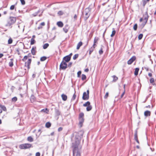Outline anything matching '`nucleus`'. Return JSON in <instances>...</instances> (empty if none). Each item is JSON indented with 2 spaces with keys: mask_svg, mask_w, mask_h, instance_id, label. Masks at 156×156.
<instances>
[{
  "mask_svg": "<svg viewBox=\"0 0 156 156\" xmlns=\"http://www.w3.org/2000/svg\"><path fill=\"white\" fill-rule=\"evenodd\" d=\"M81 138V136L78 134L75 135L74 141L72 143L73 154L74 156H80V151L78 149V146L80 143Z\"/></svg>",
  "mask_w": 156,
  "mask_h": 156,
  "instance_id": "1",
  "label": "nucleus"
},
{
  "mask_svg": "<svg viewBox=\"0 0 156 156\" xmlns=\"http://www.w3.org/2000/svg\"><path fill=\"white\" fill-rule=\"evenodd\" d=\"M16 19L14 17H10L7 21V23L6 24V26H10L14 24L16 22Z\"/></svg>",
  "mask_w": 156,
  "mask_h": 156,
  "instance_id": "2",
  "label": "nucleus"
},
{
  "mask_svg": "<svg viewBox=\"0 0 156 156\" xmlns=\"http://www.w3.org/2000/svg\"><path fill=\"white\" fill-rule=\"evenodd\" d=\"M32 147V145L30 144H24L20 145L19 148L21 149H25Z\"/></svg>",
  "mask_w": 156,
  "mask_h": 156,
  "instance_id": "3",
  "label": "nucleus"
},
{
  "mask_svg": "<svg viewBox=\"0 0 156 156\" xmlns=\"http://www.w3.org/2000/svg\"><path fill=\"white\" fill-rule=\"evenodd\" d=\"M67 67V65L65 61H62L60 65V69L64 70Z\"/></svg>",
  "mask_w": 156,
  "mask_h": 156,
  "instance_id": "4",
  "label": "nucleus"
},
{
  "mask_svg": "<svg viewBox=\"0 0 156 156\" xmlns=\"http://www.w3.org/2000/svg\"><path fill=\"white\" fill-rule=\"evenodd\" d=\"M87 93L85 92L83 94L82 99L83 100H87L89 98V90H87Z\"/></svg>",
  "mask_w": 156,
  "mask_h": 156,
  "instance_id": "5",
  "label": "nucleus"
},
{
  "mask_svg": "<svg viewBox=\"0 0 156 156\" xmlns=\"http://www.w3.org/2000/svg\"><path fill=\"white\" fill-rule=\"evenodd\" d=\"M149 16L148 15L147 12V11L145 13V14L144 15V22L142 23V25L143 27L145 25L146 23H147Z\"/></svg>",
  "mask_w": 156,
  "mask_h": 156,
  "instance_id": "6",
  "label": "nucleus"
},
{
  "mask_svg": "<svg viewBox=\"0 0 156 156\" xmlns=\"http://www.w3.org/2000/svg\"><path fill=\"white\" fill-rule=\"evenodd\" d=\"M84 13V19L85 20H86L90 16V14L89 13V9H86Z\"/></svg>",
  "mask_w": 156,
  "mask_h": 156,
  "instance_id": "7",
  "label": "nucleus"
},
{
  "mask_svg": "<svg viewBox=\"0 0 156 156\" xmlns=\"http://www.w3.org/2000/svg\"><path fill=\"white\" fill-rule=\"evenodd\" d=\"M136 57L134 56L130 58L127 62V63L129 65L131 64L136 59Z\"/></svg>",
  "mask_w": 156,
  "mask_h": 156,
  "instance_id": "8",
  "label": "nucleus"
},
{
  "mask_svg": "<svg viewBox=\"0 0 156 156\" xmlns=\"http://www.w3.org/2000/svg\"><path fill=\"white\" fill-rule=\"evenodd\" d=\"M70 59V57L69 56L67 55L63 57L62 61H65L66 63L69 62Z\"/></svg>",
  "mask_w": 156,
  "mask_h": 156,
  "instance_id": "9",
  "label": "nucleus"
},
{
  "mask_svg": "<svg viewBox=\"0 0 156 156\" xmlns=\"http://www.w3.org/2000/svg\"><path fill=\"white\" fill-rule=\"evenodd\" d=\"M31 59H29L25 63V66H27L28 69H30V65L31 62Z\"/></svg>",
  "mask_w": 156,
  "mask_h": 156,
  "instance_id": "10",
  "label": "nucleus"
},
{
  "mask_svg": "<svg viewBox=\"0 0 156 156\" xmlns=\"http://www.w3.org/2000/svg\"><path fill=\"white\" fill-rule=\"evenodd\" d=\"M69 29V28L68 25L67 24V25H66L63 28V30L64 31L65 33H67Z\"/></svg>",
  "mask_w": 156,
  "mask_h": 156,
  "instance_id": "11",
  "label": "nucleus"
},
{
  "mask_svg": "<svg viewBox=\"0 0 156 156\" xmlns=\"http://www.w3.org/2000/svg\"><path fill=\"white\" fill-rule=\"evenodd\" d=\"M151 112L150 111L147 110L144 112V115L146 117L150 116L151 115Z\"/></svg>",
  "mask_w": 156,
  "mask_h": 156,
  "instance_id": "12",
  "label": "nucleus"
},
{
  "mask_svg": "<svg viewBox=\"0 0 156 156\" xmlns=\"http://www.w3.org/2000/svg\"><path fill=\"white\" fill-rule=\"evenodd\" d=\"M36 47H33L31 50V52L32 54L33 55H34L36 54Z\"/></svg>",
  "mask_w": 156,
  "mask_h": 156,
  "instance_id": "13",
  "label": "nucleus"
},
{
  "mask_svg": "<svg viewBox=\"0 0 156 156\" xmlns=\"http://www.w3.org/2000/svg\"><path fill=\"white\" fill-rule=\"evenodd\" d=\"M61 97L63 101H66V100L67 99V96L66 95L62 94L61 95Z\"/></svg>",
  "mask_w": 156,
  "mask_h": 156,
  "instance_id": "14",
  "label": "nucleus"
},
{
  "mask_svg": "<svg viewBox=\"0 0 156 156\" xmlns=\"http://www.w3.org/2000/svg\"><path fill=\"white\" fill-rule=\"evenodd\" d=\"M57 24L58 26V27H62L63 26V23L61 21H59L57 22Z\"/></svg>",
  "mask_w": 156,
  "mask_h": 156,
  "instance_id": "15",
  "label": "nucleus"
},
{
  "mask_svg": "<svg viewBox=\"0 0 156 156\" xmlns=\"http://www.w3.org/2000/svg\"><path fill=\"white\" fill-rule=\"evenodd\" d=\"M83 43L81 41H80L77 44L76 47V49L78 50L80 48V47L82 45Z\"/></svg>",
  "mask_w": 156,
  "mask_h": 156,
  "instance_id": "16",
  "label": "nucleus"
},
{
  "mask_svg": "<svg viewBox=\"0 0 156 156\" xmlns=\"http://www.w3.org/2000/svg\"><path fill=\"white\" fill-rule=\"evenodd\" d=\"M95 48V46H93L90 49L89 52V54L90 55L91 54V53L93 51Z\"/></svg>",
  "mask_w": 156,
  "mask_h": 156,
  "instance_id": "17",
  "label": "nucleus"
},
{
  "mask_svg": "<svg viewBox=\"0 0 156 156\" xmlns=\"http://www.w3.org/2000/svg\"><path fill=\"white\" fill-rule=\"evenodd\" d=\"M27 140L29 142H32L33 141L34 139L31 136H29L27 137Z\"/></svg>",
  "mask_w": 156,
  "mask_h": 156,
  "instance_id": "18",
  "label": "nucleus"
},
{
  "mask_svg": "<svg viewBox=\"0 0 156 156\" xmlns=\"http://www.w3.org/2000/svg\"><path fill=\"white\" fill-rule=\"evenodd\" d=\"M13 58H11L10 59V61L9 62V66L10 67H12L13 65Z\"/></svg>",
  "mask_w": 156,
  "mask_h": 156,
  "instance_id": "19",
  "label": "nucleus"
},
{
  "mask_svg": "<svg viewBox=\"0 0 156 156\" xmlns=\"http://www.w3.org/2000/svg\"><path fill=\"white\" fill-rule=\"evenodd\" d=\"M99 38L98 37H95L94 40V44L93 46H95V43L98 40Z\"/></svg>",
  "mask_w": 156,
  "mask_h": 156,
  "instance_id": "20",
  "label": "nucleus"
},
{
  "mask_svg": "<svg viewBox=\"0 0 156 156\" xmlns=\"http://www.w3.org/2000/svg\"><path fill=\"white\" fill-rule=\"evenodd\" d=\"M90 105V103L89 101H88L83 104V106L84 107L88 106Z\"/></svg>",
  "mask_w": 156,
  "mask_h": 156,
  "instance_id": "21",
  "label": "nucleus"
},
{
  "mask_svg": "<svg viewBox=\"0 0 156 156\" xmlns=\"http://www.w3.org/2000/svg\"><path fill=\"white\" fill-rule=\"evenodd\" d=\"M55 114L57 115H60V112L59 111V110L58 109H55Z\"/></svg>",
  "mask_w": 156,
  "mask_h": 156,
  "instance_id": "22",
  "label": "nucleus"
},
{
  "mask_svg": "<svg viewBox=\"0 0 156 156\" xmlns=\"http://www.w3.org/2000/svg\"><path fill=\"white\" fill-rule=\"evenodd\" d=\"M139 69L138 68H136L135 69L134 72V74L136 76L138 75Z\"/></svg>",
  "mask_w": 156,
  "mask_h": 156,
  "instance_id": "23",
  "label": "nucleus"
},
{
  "mask_svg": "<svg viewBox=\"0 0 156 156\" xmlns=\"http://www.w3.org/2000/svg\"><path fill=\"white\" fill-rule=\"evenodd\" d=\"M92 108V107L91 105H90L87 106L86 108V110L87 111H90Z\"/></svg>",
  "mask_w": 156,
  "mask_h": 156,
  "instance_id": "24",
  "label": "nucleus"
},
{
  "mask_svg": "<svg viewBox=\"0 0 156 156\" xmlns=\"http://www.w3.org/2000/svg\"><path fill=\"white\" fill-rule=\"evenodd\" d=\"M150 0H144L143 1V5L144 6Z\"/></svg>",
  "mask_w": 156,
  "mask_h": 156,
  "instance_id": "25",
  "label": "nucleus"
},
{
  "mask_svg": "<svg viewBox=\"0 0 156 156\" xmlns=\"http://www.w3.org/2000/svg\"><path fill=\"white\" fill-rule=\"evenodd\" d=\"M51 126V124L50 122H46V123L45 124V126L47 128H49Z\"/></svg>",
  "mask_w": 156,
  "mask_h": 156,
  "instance_id": "26",
  "label": "nucleus"
},
{
  "mask_svg": "<svg viewBox=\"0 0 156 156\" xmlns=\"http://www.w3.org/2000/svg\"><path fill=\"white\" fill-rule=\"evenodd\" d=\"M84 114L83 112L80 113L79 115V119L83 118Z\"/></svg>",
  "mask_w": 156,
  "mask_h": 156,
  "instance_id": "27",
  "label": "nucleus"
},
{
  "mask_svg": "<svg viewBox=\"0 0 156 156\" xmlns=\"http://www.w3.org/2000/svg\"><path fill=\"white\" fill-rule=\"evenodd\" d=\"M49 46V44L48 43L44 44L43 46V48L44 49H46Z\"/></svg>",
  "mask_w": 156,
  "mask_h": 156,
  "instance_id": "28",
  "label": "nucleus"
},
{
  "mask_svg": "<svg viewBox=\"0 0 156 156\" xmlns=\"http://www.w3.org/2000/svg\"><path fill=\"white\" fill-rule=\"evenodd\" d=\"M47 58L45 56H43L41 57L40 58V60L41 61H44L46 60Z\"/></svg>",
  "mask_w": 156,
  "mask_h": 156,
  "instance_id": "29",
  "label": "nucleus"
},
{
  "mask_svg": "<svg viewBox=\"0 0 156 156\" xmlns=\"http://www.w3.org/2000/svg\"><path fill=\"white\" fill-rule=\"evenodd\" d=\"M0 107L4 111H5L6 110V107L3 105H1L0 106Z\"/></svg>",
  "mask_w": 156,
  "mask_h": 156,
  "instance_id": "30",
  "label": "nucleus"
},
{
  "mask_svg": "<svg viewBox=\"0 0 156 156\" xmlns=\"http://www.w3.org/2000/svg\"><path fill=\"white\" fill-rule=\"evenodd\" d=\"M75 93H76V92H75V93L73 95V96L71 99L72 101L74 100L75 99V98L76 97V95L75 94Z\"/></svg>",
  "mask_w": 156,
  "mask_h": 156,
  "instance_id": "31",
  "label": "nucleus"
},
{
  "mask_svg": "<svg viewBox=\"0 0 156 156\" xmlns=\"http://www.w3.org/2000/svg\"><path fill=\"white\" fill-rule=\"evenodd\" d=\"M35 41L34 39L31 38L30 40V44L31 45L34 44L35 43Z\"/></svg>",
  "mask_w": 156,
  "mask_h": 156,
  "instance_id": "32",
  "label": "nucleus"
},
{
  "mask_svg": "<svg viewBox=\"0 0 156 156\" xmlns=\"http://www.w3.org/2000/svg\"><path fill=\"white\" fill-rule=\"evenodd\" d=\"M78 56L79 55L78 54H76L75 55L73 56V59L74 60L76 59L78 57Z\"/></svg>",
  "mask_w": 156,
  "mask_h": 156,
  "instance_id": "33",
  "label": "nucleus"
},
{
  "mask_svg": "<svg viewBox=\"0 0 156 156\" xmlns=\"http://www.w3.org/2000/svg\"><path fill=\"white\" fill-rule=\"evenodd\" d=\"M86 79V77L85 75L84 74H82V80H85Z\"/></svg>",
  "mask_w": 156,
  "mask_h": 156,
  "instance_id": "34",
  "label": "nucleus"
},
{
  "mask_svg": "<svg viewBox=\"0 0 156 156\" xmlns=\"http://www.w3.org/2000/svg\"><path fill=\"white\" fill-rule=\"evenodd\" d=\"M12 40L11 38H9L8 41V44H10L12 43Z\"/></svg>",
  "mask_w": 156,
  "mask_h": 156,
  "instance_id": "35",
  "label": "nucleus"
},
{
  "mask_svg": "<svg viewBox=\"0 0 156 156\" xmlns=\"http://www.w3.org/2000/svg\"><path fill=\"white\" fill-rule=\"evenodd\" d=\"M112 77L113 79V81H116L118 79V77L115 76H112Z\"/></svg>",
  "mask_w": 156,
  "mask_h": 156,
  "instance_id": "36",
  "label": "nucleus"
},
{
  "mask_svg": "<svg viewBox=\"0 0 156 156\" xmlns=\"http://www.w3.org/2000/svg\"><path fill=\"white\" fill-rule=\"evenodd\" d=\"M138 139L137 132L136 131L135 133L134 134V139L135 140H137Z\"/></svg>",
  "mask_w": 156,
  "mask_h": 156,
  "instance_id": "37",
  "label": "nucleus"
},
{
  "mask_svg": "<svg viewBox=\"0 0 156 156\" xmlns=\"http://www.w3.org/2000/svg\"><path fill=\"white\" fill-rule=\"evenodd\" d=\"M28 57H27V55L25 56L22 59V60L23 62H25L27 59Z\"/></svg>",
  "mask_w": 156,
  "mask_h": 156,
  "instance_id": "38",
  "label": "nucleus"
},
{
  "mask_svg": "<svg viewBox=\"0 0 156 156\" xmlns=\"http://www.w3.org/2000/svg\"><path fill=\"white\" fill-rule=\"evenodd\" d=\"M137 28V24H135L133 27V29L134 30H136Z\"/></svg>",
  "mask_w": 156,
  "mask_h": 156,
  "instance_id": "39",
  "label": "nucleus"
},
{
  "mask_svg": "<svg viewBox=\"0 0 156 156\" xmlns=\"http://www.w3.org/2000/svg\"><path fill=\"white\" fill-rule=\"evenodd\" d=\"M115 34V30H113L112 31V34L111 35V37H113Z\"/></svg>",
  "mask_w": 156,
  "mask_h": 156,
  "instance_id": "40",
  "label": "nucleus"
},
{
  "mask_svg": "<svg viewBox=\"0 0 156 156\" xmlns=\"http://www.w3.org/2000/svg\"><path fill=\"white\" fill-rule=\"evenodd\" d=\"M143 34H140L138 36V39L139 40H141L142 37H143Z\"/></svg>",
  "mask_w": 156,
  "mask_h": 156,
  "instance_id": "41",
  "label": "nucleus"
},
{
  "mask_svg": "<svg viewBox=\"0 0 156 156\" xmlns=\"http://www.w3.org/2000/svg\"><path fill=\"white\" fill-rule=\"evenodd\" d=\"M79 119H80V120L79 123L80 124L82 123L83 122H84L83 118Z\"/></svg>",
  "mask_w": 156,
  "mask_h": 156,
  "instance_id": "42",
  "label": "nucleus"
},
{
  "mask_svg": "<svg viewBox=\"0 0 156 156\" xmlns=\"http://www.w3.org/2000/svg\"><path fill=\"white\" fill-rule=\"evenodd\" d=\"M150 81L151 83H153L154 82V79L153 78H151L150 80Z\"/></svg>",
  "mask_w": 156,
  "mask_h": 156,
  "instance_id": "43",
  "label": "nucleus"
},
{
  "mask_svg": "<svg viewBox=\"0 0 156 156\" xmlns=\"http://www.w3.org/2000/svg\"><path fill=\"white\" fill-rule=\"evenodd\" d=\"M17 100V98L16 97H14L12 99V101H13L15 102Z\"/></svg>",
  "mask_w": 156,
  "mask_h": 156,
  "instance_id": "44",
  "label": "nucleus"
},
{
  "mask_svg": "<svg viewBox=\"0 0 156 156\" xmlns=\"http://www.w3.org/2000/svg\"><path fill=\"white\" fill-rule=\"evenodd\" d=\"M42 111H43L44 112H46V113H48V112H49V111H48V109L47 108H46V109H43L42 110Z\"/></svg>",
  "mask_w": 156,
  "mask_h": 156,
  "instance_id": "45",
  "label": "nucleus"
},
{
  "mask_svg": "<svg viewBox=\"0 0 156 156\" xmlns=\"http://www.w3.org/2000/svg\"><path fill=\"white\" fill-rule=\"evenodd\" d=\"M99 54L100 55H101L103 53V51H102V48H101V49L99 50Z\"/></svg>",
  "mask_w": 156,
  "mask_h": 156,
  "instance_id": "46",
  "label": "nucleus"
},
{
  "mask_svg": "<svg viewBox=\"0 0 156 156\" xmlns=\"http://www.w3.org/2000/svg\"><path fill=\"white\" fill-rule=\"evenodd\" d=\"M58 14L59 15H62L63 14V12H62V11H60L58 12Z\"/></svg>",
  "mask_w": 156,
  "mask_h": 156,
  "instance_id": "47",
  "label": "nucleus"
},
{
  "mask_svg": "<svg viewBox=\"0 0 156 156\" xmlns=\"http://www.w3.org/2000/svg\"><path fill=\"white\" fill-rule=\"evenodd\" d=\"M81 71H79L77 72V76L79 77H80V75L81 74Z\"/></svg>",
  "mask_w": 156,
  "mask_h": 156,
  "instance_id": "48",
  "label": "nucleus"
},
{
  "mask_svg": "<svg viewBox=\"0 0 156 156\" xmlns=\"http://www.w3.org/2000/svg\"><path fill=\"white\" fill-rule=\"evenodd\" d=\"M20 1L21 4L22 5H24L25 4V2L24 0H20Z\"/></svg>",
  "mask_w": 156,
  "mask_h": 156,
  "instance_id": "49",
  "label": "nucleus"
},
{
  "mask_svg": "<svg viewBox=\"0 0 156 156\" xmlns=\"http://www.w3.org/2000/svg\"><path fill=\"white\" fill-rule=\"evenodd\" d=\"M108 92H107L105 94V95L104 96V98H107V97H108Z\"/></svg>",
  "mask_w": 156,
  "mask_h": 156,
  "instance_id": "50",
  "label": "nucleus"
},
{
  "mask_svg": "<svg viewBox=\"0 0 156 156\" xmlns=\"http://www.w3.org/2000/svg\"><path fill=\"white\" fill-rule=\"evenodd\" d=\"M15 8V5H12L10 7V10H12L14 9Z\"/></svg>",
  "mask_w": 156,
  "mask_h": 156,
  "instance_id": "51",
  "label": "nucleus"
},
{
  "mask_svg": "<svg viewBox=\"0 0 156 156\" xmlns=\"http://www.w3.org/2000/svg\"><path fill=\"white\" fill-rule=\"evenodd\" d=\"M72 64V62H70L69 63L68 65H67V67H70L71 66Z\"/></svg>",
  "mask_w": 156,
  "mask_h": 156,
  "instance_id": "52",
  "label": "nucleus"
},
{
  "mask_svg": "<svg viewBox=\"0 0 156 156\" xmlns=\"http://www.w3.org/2000/svg\"><path fill=\"white\" fill-rule=\"evenodd\" d=\"M125 90H124V91L122 93V94H121V97H120L121 98H123V96L125 94Z\"/></svg>",
  "mask_w": 156,
  "mask_h": 156,
  "instance_id": "53",
  "label": "nucleus"
},
{
  "mask_svg": "<svg viewBox=\"0 0 156 156\" xmlns=\"http://www.w3.org/2000/svg\"><path fill=\"white\" fill-rule=\"evenodd\" d=\"M62 130V127H60L58 129V131L59 132L61 131Z\"/></svg>",
  "mask_w": 156,
  "mask_h": 156,
  "instance_id": "54",
  "label": "nucleus"
},
{
  "mask_svg": "<svg viewBox=\"0 0 156 156\" xmlns=\"http://www.w3.org/2000/svg\"><path fill=\"white\" fill-rule=\"evenodd\" d=\"M40 154L39 152H37L36 154V156H40Z\"/></svg>",
  "mask_w": 156,
  "mask_h": 156,
  "instance_id": "55",
  "label": "nucleus"
},
{
  "mask_svg": "<svg viewBox=\"0 0 156 156\" xmlns=\"http://www.w3.org/2000/svg\"><path fill=\"white\" fill-rule=\"evenodd\" d=\"M77 16L76 14H75L74 16V20H76L77 19Z\"/></svg>",
  "mask_w": 156,
  "mask_h": 156,
  "instance_id": "56",
  "label": "nucleus"
},
{
  "mask_svg": "<svg viewBox=\"0 0 156 156\" xmlns=\"http://www.w3.org/2000/svg\"><path fill=\"white\" fill-rule=\"evenodd\" d=\"M40 25H41V26H44L45 25V23L44 22H42L41 23Z\"/></svg>",
  "mask_w": 156,
  "mask_h": 156,
  "instance_id": "57",
  "label": "nucleus"
},
{
  "mask_svg": "<svg viewBox=\"0 0 156 156\" xmlns=\"http://www.w3.org/2000/svg\"><path fill=\"white\" fill-rule=\"evenodd\" d=\"M27 57H30L31 56V54L30 53L28 54V55H27Z\"/></svg>",
  "mask_w": 156,
  "mask_h": 156,
  "instance_id": "58",
  "label": "nucleus"
},
{
  "mask_svg": "<svg viewBox=\"0 0 156 156\" xmlns=\"http://www.w3.org/2000/svg\"><path fill=\"white\" fill-rule=\"evenodd\" d=\"M89 71V69H86L84 70V71L86 72H87Z\"/></svg>",
  "mask_w": 156,
  "mask_h": 156,
  "instance_id": "59",
  "label": "nucleus"
},
{
  "mask_svg": "<svg viewBox=\"0 0 156 156\" xmlns=\"http://www.w3.org/2000/svg\"><path fill=\"white\" fill-rule=\"evenodd\" d=\"M3 54L2 53H0V58H1L3 56Z\"/></svg>",
  "mask_w": 156,
  "mask_h": 156,
  "instance_id": "60",
  "label": "nucleus"
},
{
  "mask_svg": "<svg viewBox=\"0 0 156 156\" xmlns=\"http://www.w3.org/2000/svg\"><path fill=\"white\" fill-rule=\"evenodd\" d=\"M36 75L35 74H33L32 76V77L34 78L35 77Z\"/></svg>",
  "mask_w": 156,
  "mask_h": 156,
  "instance_id": "61",
  "label": "nucleus"
},
{
  "mask_svg": "<svg viewBox=\"0 0 156 156\" xmlns=\"http://www.w3.org/2000/svg\"><path fill=\"white\" fill-rule=\"evenodd\" d=\"M148 75L150 77H151L152 76V74L151 73H149Z\"/></svg>",
  "mask_w": 156,
  "mask_h": 156,
  "instance_id": "62",
  "label": "nucleus"
},
{
  "mask_svg": "<svg viewBox=\"0 0 156 156\" xmlns=\"http://www.w3.org/2000/svg\"><path fill=\"white\" fill-rule=\"evenodd\" d=\"M72 55V53H71L69 54V55H68V56H69L70 57V58H71V56Z\"/></svg>",
  "mask_w": 156,
  "mask_h": 156,
  "instance_id": "63",
  "label": "nucleus"
},
{
  "mask_svg": "<svg viewBox=\"0 0 156 156\" xmlns=\"http://www.w3.org/2000/svg\"><path fill=\"white\" fill-rule=\"evenodd\" d=\"M143 20H144L142 18H141L140 20V21L141 22Z\"/></svg>",
  "mask_w": 156,
  "mask_h": 156,
  "instance_id": "64",
  "label": "nucleus"
}]
</instances>
